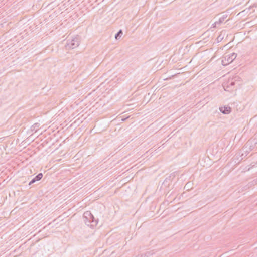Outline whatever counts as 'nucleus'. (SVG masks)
<instances>
[{"instance_id": "20e7f679", "label": "nucleus", "mask_w": 257, "mask_h": 257, "mask_svg": "<svg viewBox=\"0 0 257 257\" xmlns=\"http://www.w3.org/2000/svg\"><path fill=\"white\" fill-rule=\"evenodd\" d=\"M43 177V174L42 173H39L36 176H35L34 178H33L29 182V185H31V184L34 183L36 181H38L40 180Z\"/></svg>"}, {"instance_id": "f03ea898", "label": "nucleus", "mask_w": 257, "mask_h": 257, "mask_svg": "<svg viewBox=\"0 0 257 257\" xmlns=\"http://www.w3.org/2000/svg\"><path fill=\"white\" fill-rule=\"evenodd\" d=\"M80 41L79 37H75L73 38L70 41L67 40L65 48L67 50L74 49L78 47L79 45Z\"/></svg>"}, {"instance_id": "7ed1b4c3", "label": "nucleus", "mask_w": 257, "mask_h": 257, "mask_svg": "<svg viewBox=\"0 0 257 257\" xmlns=\"http://www.w3.org/2000/svg\"><path fill=\"white\" fill-rule=\"evenodd\" d=\"M237 54L235 53L225 55L222 60L223 65H227L231 63L236 57Z\"/></svg>"}, {"instance_id": "f8f14e48", "label": "nucleus", "mask_w": 257, "mask_h": 257, "mask_svg": "<svg viewBox=\"0 0 257 257\" xmlns=\"http://www.w3.org/2000/svg\"><path fill=\"white\" fill-rule=\"evenodd\" d=\"M223 38V37H221V35H219V36L217 37V40L219 41V40H221Z\"/></svg>"}, {"instance_id": "9d476101", "label": "nucleus", "mask_w": 257, "mask_h": 257, "mask_svg": "<svg viewBox=\"0 0 257 257\" xmlns=\"http://www.w3.org/2000/svg\"><path fill=\"white\" fill-rule=\"evenodd\" d=\"M229 84H228V85L226 86V88H227L228 87H229V85H231V86H233L234 85V82L233 81H231L230 82V83L229 82L228 83Z\"/></svg>"}, {"instance_id": "423d86ee", "label": "nucleus", "mask_w": 257, "mask_h": 257, "mask_svg": "<svg viewBox=\"0 0 257 257\" xmlns=\"http://www.w3.org/2000/svg\"><path fill=\"white\" fill-rule=\"evenodd\" d=\"M122 34H123V32H122V30H119V31L115 34V38L116 40L119 39L122 36Z\"/></svg>"}, {"instance_id": "4468645a", "label": "nucleus", "mask_w": 257, "mask_h": 257, "mask_svg": "<svg viewBox=\"0 0 257 257\" xmlns=\"http://www.w3.org/2000/svg\"><path fill=\"white\" fill-rule=\"evenodd\" d=\"M137 257H138V256Z\"/></svg>"}, {"instance_id": "9b49d317", "label": "nucleus", "mask_w": 257, "mask_h": 257, "mask_svg": "<svg viewBox=\"0 0 257 257\" xmlns=\"http://www.w3.org/2000/svg\"><path fill=\"white\" fill-rule=\"evenodd\" d=\"M216 25H219L217 23V21L215 22L213 24H212V27H213V28L216 27Z\"/></svg>"}, {"instance_id": "0eeeda50", "label": "nucleus", "mask_w": 257, "mask_h": 257, "mask_svg": "<svg viewBox=\"0 0 257 257\" xmlns=\"http://www.w3.org/2000/svg\"><path fill=\"white\" fill-rule=\"evenodd\" d=\"M153 254V252L149 251L147 252L144 254H142L138 255V257H149Z\"/></svg>"}, {"instance_id": "ddd939ff", "label": "nucleus", "mask_w": 257, "mask_h": 257, "mask_svg": "<svg viewBox=\"0 0 257 257\" xmlns=\"http://www.w3.org/2000/svg\"><path fill=\"white\" fill-rule=\"evenodd\" d=\"M224 90H226V88H225V86H224Z\"/></svg>"}, {"instance_id": "1a4fd4ad", "label": "nucleus", "mask_w": 257, "mask_h": 257, "mask_svg": "<svg viewBox=\"0 0 257 257\" xmlns=\"http://www.w3.org/2000/svg\"><path fill=\"white\" fill-rule=\"evenodd\" d=\"M227 17V15H223L222 17L219 18V20L217 21L218 24H220L224 21L225 19Z\"/></svg>"}, {"instance_id": "f257e3e1", "label": "nucleus", "mask_w": 257, "mask_h": 257, "mask_svg": "<svg viewBox=\"0 0 257 257\" xmlns=\"http://www.w3.org/2000/svg\"><path fill=\"white\" fill-rule=\"evenodd\" d=\"M83 220L86 225L91 228L96 226L98 223V220H95L93 215L88 211L83 214Z\"/></svg>"}, {"instance_id": "39448f33", "label": "nucleus", "mask_w": 257, "mask_h": 257, "mask_svg": "<svg viewBox=\"0 0 257 257\" xmlns=\"http://www.w3.org/2000/svg\"><path fill=\"white\" fill-rule=\"evenodd\" d=\"M219 109L223 114H228L231 112V108L229 106L221 107Z\"/></svg>"}, {"instance_id": "6e6552de", "label": "nucleus", "mask_w": 257, "mask_h": 257, "mask_svg": "<svg viewBox=\"0 0 257 257\" xmlns=\"http://www.w3.org/2000/svg\"><path fill=\"white\" fill-rule=\"evenodd\" d=\"M39 125L40 124L38 123H36L34 124L31 127V130L35 131V132H36L38 130V128L39 127Z\"/></svg>"}]
</instances>
